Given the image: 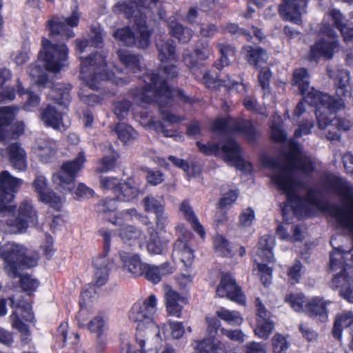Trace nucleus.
<instances>
[{"label": "nucleus", "mask_w": 353, "mask_h": 353, "mask_svg": "<svg viewBox=\"0 0 353 353\" xmlns=\"http://www.w3.org/2000/svg\"><path fill=\"white\" fill-rule=\"evenodd\" d=\"M261 162L271 171L269 175L272 182L286 195L293 214L298 218L307 214L306 205L325 209L319 199L320 193L308 189L296 176L297 170L306 174L313 172L317 164L316 161L303 151L299 144L291 141L289 142V151L282 157L274 159L263 155Z\"/></svg>", "instance_id": "obj_1"}, {"label": "nucleus", "mask_w": 353, "mask_h": 353, "mask_svg": "<svg viewBox=\"0 0 353 353\" xmlns=\"http://www.w3.org/2000/svg\"><path fill=\"white\" fill-rule=\"evenodd\" d=\"M156 46L158 50V59L161 62V71L163 77L158 74L149 72L143 76V88L137 90L134 94V101L143 105L155 101L159 104L162 119L167 123L174 124L180 122L181 117L170 113L163 109L164 104H168L171 98L177 97L187 101L188 99L183 91L171 90L167 81L177 77L178 70L174 64L179 57L176 53L175 46L171 40L159 39Z\"/></svg>", "instance_id": "obj_2"}, {"label": "nucleus", "mask_w": 353, "mask_h": 353, "mask_svg": "<svg viewBox=\"0 0 353 353\" xmlns=\"http://www.w3.org/2000/svg\"><path fill=\"white\" fill-rule=\"evenodd\" d=\"M22 182L7 170L0 173V233H23L30 224L37 223V212L31 201H23L18 208L9 205Z\"/></svg>", "instance_id": "obj_3"}, {"label": "nucleus", "mask_w": 353, "mask_h": 353, "mask_svg": "<svg viewBox=\"0 0 353 353\" xmlns=\"http://www.w3.org/2000/svg\"><path fill=\"white\" fill-rule=\"evenodd\" d=\"M158 0H125L119 1L113 8L114 12L123 14L134 21L133 31L129 28L118 29L114 33L115 39L125 46H136L145 48L150 43V31L145 17L151 12Z\"/></svg>", "instance_id": "obj_4"}, {"label": "nucleus", "mask_w": 353, "mask_h": 353, "mask_svg": "<svg viewBox=\"0 0 353 353\" xmlns=\"http://www.w3.org/2000/svg\"><path fill=\"white\" fill-rule=\"evenodd\" d=\"M306 99L316 107L318 127L327 139H338V130H348L353 126L350 120L334 116L337 111L345 108L343 99H334L328 94H319L313 91L307 94Z\"/></svg>", "instance_id": "obj_5"}, {"label": "nucleus", "mask_w": 353, "mask_h": 353, "mask_svg": "<svg viewBox=\"0 0 353 353\" xmlns=\"http://www.w3.org/2000/svg\"><path fill=\"white\" fill-rule=\"evenodd\" d=\"M68 48L65 44L52 45L46 39H42V49L38 59L41 61L43 67L32 65L29 68V75L33 81L39 85H44L47 82L46 70L53 72H59L68 65Z\"/></svg>", "instance_id": "obj_6"}, {"label": "nucleus", "mask_w": 353, "mask_h": 353, "mask_svg": "<svg viewBox=\"0 0 353 353\" xmlns=\"http://www.w3.org/2000/svg\"><path fill=\"white\" fill-rule=\"evenodd\" d=\"M157 298L156 295L151 294L145 299L136 302L129 312L130 321L137 323L139 333L137 335V343L141 350V353H145V336L142 332L146 331L147 334H152L159 343L160 329L154 321V315L157 311Z\"/></svg>", "instance_id": "obj_7"}, {"label": "nucleus", "mask_w": 353, "mask_h": 353, "mask_svg": "<svg viewBox=\"0 0 353 353\" xmlns=\"http://www.w3.org/2000/svg\"><path fill=\"white\" fill-rule=\"evenodd\" d=\"M105 55L96 54L81 59L80 77L83 83L92 90H97L101 85L113 81L117 85L128 82L121 77H114L112 72H106Z\"/></svg>", "instance_id": "obj_8"}, {"label": "nucleus", "mask_w": 353, "mask_h": 353, "mask_svg": "<svg viewBox=\"0 0 353 353\" xmlns=\"http://www.w3.org/2000/svg\"><path fill=\"white\" fill-rule=\"evenodd\" d=\"M197 145L201 152L208 155H221L225 162L239 170L244 171L251 170V164L241 158L239 145L234 140H228L221 148L219 145L212 143L205 145L197 142Z\"/></svg>", "instance_id": "obj_9"}, {"label": "nucleus", "mask_w": 353, "mask_h": 353, "mask_svg": "<svg viewBox=\"0 0 353 353\" xmlns=\"http://www.w3.org/2000/svg\"><path fill=\"white\" fill-rule=\"evenodd\" d=\"M344 254L338 250H334L330 254V268L333 271L339 270L334 276L332 285L339 288L340 294L348 301L353 303V277L346 275L347 270H352V268L344 263Z\"/></svg>", "instance_id": "obj_10"}, {"label": "nucleus", "mask_w": 353, "mask_h": 353, "mask_svg": "<svg viewBox=\"0 0 353 353\" xmlns=\"http://www.w3.org/2000/svg\"><path fill=\"white\" fill-rule=\"evenodd\" d=\"M85 162V154L80 152L74 159L63 163L61 169L52 175L56 188L64 194L72 192L77 174L83 169Z\"/></svg>", "instance_id": "obj_11"}, {"label": "nucleus", "mask_w": 353, "mask_h": 353, "mask_svg": "<svg viewBox=\"0 0 353 353\" xmlns=\"http://www.w3.org/2000/svg\"><path fill=\"white\" fill-rule=\"evenodd\" d=\"M99 232L103 239V254L93 259L94 276L92 283L94 285L100 287L108 281L109 270L113 261L108 256L110 250V233L104 228L99 230Z\"/></svg>", "instance_id": "obj_12"}, {"label": "nucleus", "mask_w": 353, "mask_h": 353, "mask_svg": "<svg viewBox=\"0 0 353 353\" xmlns=\"http://www.w3.org/2000/svg\"><path fill=\"white\" fill-rule=\"evenodd\" d=\"M212 130L221 134L229 132H239L248 141H253L257 135V132L250 121L230 117L216 119L212 125Z\"/></svg>", "instance_id": "obj_13"}, {"label": "nucleus", "mask_w": 353, "mask_h": 353, "mask_svg": "<svg viewBox=\"0 0 353 353\" xmlns=\"http://www.w3.org/2000/svg\"><path fill=\"white\" fill-rule=\"evenodd\" d=\"M18 108L7 106L0 108V141L14 139L23 134L24 124L22 122H16L12 124Z\"/></svg>", "instance_id": "obj_14"}, {"label": "nucleus", "mask_w": 353, "mask_h": 353, "mask_svg": "<svg viewBox=\"0 0 353 353\" xmlns=\"http://www.w3.org/2000/svg\"><path fill=\"white\" fill-rule=\"evenodd\" d=\"M10 301L14 307V311L10 316L12 325L20 332L21 344L23 345H27L31 341L30 333L28 326L21 321V319L26 321H31L32 319V306L30 303L23 301L16 303V305L14 300L10 299Z\"/></svg>", "instance_id": "obj_15"}, {"label": "nucleus", "mask_w": 353, "mask_h": 353, "mask_svg": "<svg viewBox=\"0 0 353 353\" xmlns=\"http://www.w3.org/2000/svg\"><path fill=\"white\" fill-rule=\"evenodd\" d=\"M81 14L77 10L73 11L68 17L54 16L47 21V26L52 36L60 35L69 39L74 36L72 28L78 26Z\"/></svg>", "instance_id": "obj_16"}, {"label": "nucleus", "mask_w": 353, "mask_h": 353, "mask_svg": "<svg viewBox=\"0 0 353 353\" xmlns=\"http://www.w3.org/2000/svg\"><path fill=\"white\" fill-rule=\"evenodd\" d=\"M176 230L179 232V236L174 244L172 259L179 260L185 267L190 268L194 259V251L188 243L191 233L182 225L176 226Z\"/></svg>", "instance_id": "obj_17"}, {"label": "nucleus", "mask_w": 353, "mask_h": 353, "mask_svg": "<svg viewBox=\"0 0 353 353\" xmlns=\"http://www.w3.org/2000/svg\"><path fill=\"white\" fill-rule=\"evenodd\" d=\"M321 32L327 37V39L325 40L324 38H322L311 47L310 55L313 59L321 57L330 59L333 55L334 49L338 46L335 39V32L330 25L327 24L325 21L323 23Z\"/></svg>", "instance_id": "obj_18"}, {"label": "nucleus", "mask_w": 353, "mask_h": 353, "mask_svg": "<svg viewBox=\"0 0 353 353\" xmlns=\"http://www.w3.org/2000/svg\"><path fill=\"white\" fill-rule=\"evenodd\" d=\"M32 187L40 201L57 210L61 208L63 199L48 188L47 179L44 176L37 175L32 182Z\"/></svg>", "instance_id": "obj_19"}, {"label": "nucleus", "mask_w": 353, "mask_h": 353, "mask_svg": "<svg viewBox=\"0 0 353 353\" xmlns=\"http://www.w3.org/2000/svg\"><path fill=\"white\" fill-rule=\"evenodd\" d=\"M216 294L219 297H226L239 304H244L245 299L240 288L236 285L235 279L230 274H223L216 288Z\"/></svg>", "instance_id": "obj_20"}, {"label": "nucleus", "mask_w": 353, "mask_h": 353, "mask_svg": "<svg viewBox=\"0 0 353 353\" xmlns=\"http://www.w3.org/2000/svg\"><path fill=\"white\" fill-rule=\"evenodd\" d=\"M1 156L6 159L12 167L19 171H25L28 166L27 154L21 144L14 142L1 150Z\"/></svg>", "instance_id": "obj_21"}, {"label": "nucleus", "mask_w": 353, "mask_h": 353, "mask_svg": "<svg viewBox=\"0 0 353 353\" xmlns=\"http://www.w3.org/2000/svg\"><path fill=\"white\" fill-rule=\"evenodd\" d=\"M308 0H284L279 6L282 17L295 24L302 22L301 15L305 12Z\"/></svg>", "instance_id": "obj_22"}, {"label": "nucleus", "mask_w": 353, "mask_h": 353, "mask_svg": "<svg viewBox=\"0 0 353 353\" xmlns=\"http://www.w3.org/2000/svg\"><path fill=\"white\" fill-rule=\"evenodd\" d=\"M255 305L256 325L254 330V334L261 339H267L274 329V323L270 319V313L265 309L259 298L255 300Z\"/></svg>", "instance_id": "obj_23"}, {"label": "nucleus", "mask_w": 353, "mask_h": 353, "mask_svg": "<svg viewBox=\"0 0 353 353\" xmlns=\"http://www.w3.org/2000/svg\"><path fill=\"white\" fill-rule=\"evenodd\" d=\"M121 268L134 277L143 276L145 263L141 262L139 256L131 252H119Z\"/></svg>", "instance_id": "obj_24"}, {"label": "nucleus", "mask_w": 353, "mask_h": 353, "mask_svg": "<svg viewBox=\"0 0 353 353\" xmlns=\"http://www.w3.org/2000/svg\"><path fill=\"white\" fill-rule=\"evenodd\" d=\"M176 268L169 262H165L159 265L145 264L143 276L152 283L157 284L163 277L174 272Z\"/></svg>", "instance_id": "obj_25"}, {"label": "nucleus", "mask_w": 353, "mask_h": 353, "mask_svg": "<svg viewBox=\"0 0 353 353\" xmlns=\"http://www.w3.org/2000/svg\"><path fill=\"white\" fill-rule=\"evenodd\" d=\"M57 148V143L49 138L37 139L33 148L34 152L44 163L49 162L55 156Z\"/></svg>", "instance_id": "obj_26"}, {"label": "nucleus", "mask_w": 353, "mask_h": 353, "mask_svg": "<svg viewBox=\"0 0 353 353\" xmlns=\"http://www.w3.org/2000/svg\"><path fill=\"white\" fill-rule=\"evenodd\" d=\"M164 297L168 313L173 316L180 317L185 299L170 286H164Z\"/></svg>", "instance_id": "obj_27"}, {"label": "nucleus", "mask_w": 353, "mask_h": 353, "mask_svg": "<svg viewBox=\"0 0 353 353\" xmlns=\"http://www.w3.org/2000/svg\"><path fill=\"white\" fill-rule=\"evenodd\" d=\"M330 77L334 79L336 95L341 99L350 98L352 86L350 72L344 69H339L333 74H330Z\"/></svg>", "instance_id": "obj_28"}, {"label": "nucleus", "mask_w": 353, "mask_h": 353, "mask_svg": "<svg viewBox=\"0 0 353 353\" xmlns=\"http://www.w3.org/2000/svg\"><path fill=\"white\" fill-rule=\"evenodd\" d=\"M92 293H96L95 290L92 285H89L81 294L79 300L80 309L76 316L77 325L80 327H86L88 325L86 322L89 319V314L91 311L90 299L92 297Z\"/></svg>", "instance_id": "obj_29"}, {"label": "nucleus", "mask_w": 353, "mask_h": 353, "mask_svg": "<svg viewBox=\"0 0 353 353\" xmlns=\"http://www.w3.org/2000/svg\"><path fill=\"white\" fill-rule=\"evenodd\" d=\"M331 303L330 301L316 296L310 299L307 303V314L312 317H316L322 322H325L328 318L327 307Z\"/></svg>", "instance_id": "obj_30"}, {"label": "nucleus", "mask_w": 353, "mask_h": 353, "mask_svg": "<svg viewBox=\"0 0 353 353\" xmlns=\"http://www.w3.org/2000/svg\"><path fill=\"white\" fill-rule=\"evenodd\" d=\"M40 117L42 122L47 126L60 130L65 129L62 113L51 105L41 110Z\"/></svg>", "instance_id": "obj_31"}, {"label": "nucleus", "mask_w": 353, "mask_h": 353, "mask_svg": "<svg viewBox=\"0 0 353 353\" xmlns=\"http://www.w3.org/2000/svg\"><path fill=\"white\" fill-rule=\"evenodd\" d=\"M292 85L298 87L301 94L304 95V101L311 105H312L306 99L308 94L313 91L319 94H324L310 87L309 74L305 68H299L294 70Z\"/></svg>", "instance_id": "obj_32"}, {"label": "nucleus", "mask_w": 353, "mask_h": 353, "mask_svg": "<svg viewBox=\"0 0 353 353\" xmlns=\"http://www.w3.org/2000/svg\"><path fill=\"white\" fill-rule=\"evenodd\" d=\"M134 117L140 124L144 127L154 129L157 132H162L165 137H176L174 131L166 130L164 124L159 121H154L152 115L149 114L146 111L141 112L139 114H135Z\"/></svg>", "instance_id": "obj_33"}, {"label": "nucleus", "mask_w": 353, "mask_h": 353, "mask_svg": "<svg viewBox=\"0 0 353 353\" xmlns=\"http://www.w3.org/2000/svg\"><path fill=\"white\" fill-rule=\"evenodd\" d=\"M119 235L125 244L130 246L141 245L143 235L141 230L132 226L126 225L119 229Z\"/></svg>", "instance_id": "obj_34"}, {"label": "nucleus", "mask_w": 353, "mask_h": 353, "mask_svg": "<svg viewBox=\"0 0 353 353\" xmlns=\"http://www.w3.org/2000/svg\"><path fill=\"white\" fill-rule=\"evenodd\" d=\"M353 325V313L350 311H344L337 314L333 327V335L335 338L341 339L342 331L344 328Z\"/></svg>", "instance_id": "obj_35"}, {"label": "nucleus", "mask_w": 353, "mask_h": 353, "mask_svg": "<svg viewBox=\"0 0 353 353\" xmlns=\"http://www.w3.org/2000/svg\"><path fill=\"white\" fill-rule=\"evenodd\" d=\"M197 352V353H232L224 343L214 339H208L199 343Z\"/></svg>", "instance_id": "obj_36"}, {"label": "nucleus", "mask_w": 353, "mask_h": 353, "mask_svg": "<svg viewBox=\"0 0 353 353\" xmlns=\"http://www.w3.org/2000/svg\"><path fill=\"white\" fill-rule=\"evenodd\" d=\"M242 53L248 63L255 67H258L261 63L265 62L268 58L265 51L260 48L245 46L242 49Z\"/></svg>", "instance_id": "obj_37"}, {"label": "nucleus", "mask_w": 353, "mask_h": 353, "mask_svg": "<svg viewBox=\"0 0 353 353\" xmlns=\"http://www.w3.org/2000/svg\"><path fill=\"white\" fill-rule=\"evenodd\" d=\"M274 245V239L269 235L263 236L258 244L257 255L263 261H272L274 255L272 248Z\"/></svg>", "instance_id": "obj_38"}, {"label": "nucleus", "mask_w": 353, "mask_h": 353, "mask_svg": "<svg viewBox=\"0 0 353 353\" xmlns=\"http://www.w3.org/2000/svg\"><path fill=\"white\" fill-rule=\"evenodd\" d=\"M170 33L182 43L188 42L192 37V32L188 28H184L176 20L175 17H171L168 20Z\"/></svg>", "instance_id": "obj_39"}, {"label": "nucleus", "mask_w": 353, "mask_h": 353, "mask_svg": "<svg viewBox=\"0 0 353 353\" xmlns=\"http://www.w3.org/2000/svg\"><path fill=\"white\" fill-rule=\"evenodd\" d=\"M70 86L57 83L50 90L49 97L54 100L58 105L66 107L70 101Z\"/></svg>", "instance_id": "obj_40"}, {"label": "nucleus", "mask_w": 353, "mask_h": 353, "mask_svg": "<svg viewBox=\"0 0 353 353\" xmlns=\"http://www.w3.org/2000/svg\"><path fill=\"white\" fill-rule=\"evenodd\" d=\"M309 300L310 299H307L301 293L290 294L285 297V302L290 305L294 312L305 314H307Z\"/></svg>", "instance_id": "obj_41"}, {"label": "nucleus", "mask_w": 353, "mask_h": 353, "mask_svg": "<svg viewBox=\"0 0 353 353\" xmlns=\"http://www.w3.org/2000/svg\"><path fill=\"white\" fill-rule=\"evenodd\" d=\"M180 212L185 217V219L192 224L193 229L203 237L205 234L202 225L199 223L196 216H195L189 203L184 201L180 206Z\"/></svg>", "instance_id": "obj_42"}, {"label": "nucleus", "mask_w": 353, "mask_h": 353, "mask_svg": "<svg viewBox=\"0 0 353 353\" xmlns=\"http://www.w3.org/2000/svg\"><path fill=\"white\" fill-rule=\"evenodd\" d=\"M118 138L125 144L131 143L138 137L137 132L125 123H119L115 127Z\"/></svg>", "instance_id": "obj_43"}, {"label": "nucleus", "mask_w": 353, "mask_h": 353, "mask_svg": "<svg viewBox=\"0 0 353 353\" xmlns=\"http://www.w3.org/2000/svg\"><path fill=\"white\" fill-rule=\"evenodd\" d=\"M117 53L120 61L133 73L141 71L140 60L137 56L125 50H119Z\"/></svg>", "instance_id": "obj_44"}, {"label": "nucleus", "mask_w": 353, "mask_h": 353, "mask_svg": "<svg viewBox=\"0 0 353 353\" xmlns=\"http://www.w3.org/2000/svg\"><path fill=\"white\" fill-rule=\"evenodd\" d=\"M116 199H104L101 201L97 206V212L101 214L105 219L111 223V219H114V216L117 212V208Z\"/></svg>", "instance_id": "obj_45"}, {"label": "nucleus", "mask_w": 353, "mask_h": 353, "mask_svg": "<svg viewBox=\"0 0 353 353\" xmlns=\"http://www.w3.org/2000/svg\"><path fill=\"white\" fill-rule=\"evenodd\" d=\"M216 315L230 325H240L243 321L241 314L235 310L220 307L216 311Z\"/></svg>", "instance_id": "obj_46"}, {"label": "nucleus", "mask_w": 353, "mask_h": 353, "mask_svg": "<svg viewBox=\"0 0 353 353\" xmlns=\"http://www.w3.org/2000/svg\"><path fill=\"white\" fill-rule=\"evenodd\" d=\"M141 218V214L136 209L131 208L117 212L114 216V219H111V223L121 225L124 223L140 220Z\"/></svg>", "instance_id": "obj_47"}, {"label": "nucleus", "mask_w": 353, "mask_h": 353, "mask_svg": "<svg viewBox=\"0 0 353 353\" xmlns=\"http://www.w3.org/2000/svg\"><path fill=\"white\" fill-rule=\"evenodd\" d=\"M16 87L17 89V93L19 96H23L26 94H28V99L23 105V108L24 110L31 111L34 108H36L39 104V97L33 92L24 89L19 79H17Z\"/></svg>", "instance_id": "obj_48"}, {"label": "nucleus", "mask_w": 353, "mask_h": 353, "mask_svg": "<svg viewBox=\"0 0 353 353\" xmlns=\"http://www.w3.org/2000/svg\"><path fill=\"white\" fill-rule=\"evenodd\" d=\"M287 230L288 228L285 225H279L277 227L276 234L281 239L288 241H299L303 239V232L299 226L296 225L292 228V235L288 234L287 233Z\"/></svg>", "instance_id": "obj_49"}, {"label": "nucleus", "mask_w": 353, "mask_h": 353, "mask_svg": "<svg viewBox=\"0 0 353 353\" xmlns=\"http://www.w3.org/2000/svg\"><path fill=\"white\" fill-rule=\"evenodd\" d=\"M271 136L276 141L281 142L285 139V134L282 130V119L277 114L272 116L270 123Z\"/></svg>", "instance_id": "obj_50"}, {"label": "nucleus", "mask_w": 353, "mask_h": 353, "mask_svg": "<svg viewBox=\"0 0 353 353\" xmlns=\"http://www.w3.org/2000/svg\"><path fill=\"white\" fill-rule=\"evenodd\" d=\"M139 194L137 188L130 185L129 183H123L119 186V192L116 195L118 201L128 202L136 198Z\"/></svg>", "instance_id": "obj_51"}, {"label": "nucleus", "mask_w": 353, "mask_h": 353, "mask_svg": "<svg viewBox=\"0 0 353 353\" xmlns=\"http://www.w3.org/2000/svg\"><path fill=\"white\" fill-rule=\"evenodd\" d=\"M166 248L167 243L161 241L156 232L151 234L147 244L148 250L150 254H161L166 250Z\"/></svg>", "instance_id": "obj_52"}, {"label": "nucleus", "mask_w": 353, "mask_h": 353, "mask_svg": "<svg viewBox=\"0 0 353 353\" xmlns=\"http://www.w3.org/2000/svg\"><path fill=\"white\" fill-rule=\"evenodd\" d=\"M219 50L221 53V58L219 62L215 63L214 65L218 69H221L225 65H228L229 58L233 57L235 54L234 49L230 46L223 44H218Z\"/></svg>", "instance_id": "obj_53"}, {"label": "nucleus", "mask_w": 353, "mask_h": 353, "mask_svg": "<svg viewBox=\"0 0 353 353\" xmlns=\"http://www.w3.org/2000/svg\"><path fill=\"white\" fill-rule=\"evenodd\" d=\"M144 209L147 212L157 214L164 210V202L163 199L159 200L154 196H148L142 201Z\"/></svg>", "instance_id": "obj_54"}, {"label": "nucleus", "mask_w": 353, "mask_h": 353, "mask_svg": "<svg viewBox=\"0 0 353 353\" xmlns=\"http://www.w3.org/2000/svg\"><path fill=\"white\" fill-rule=\"evenodd\" d=\"M118 155L116 152H112L109 156H105L99 161L96 169L97 172H106L112 170L114 167Z\"/></svg>", "instance_id": "obj_55"}, {"label": "nucleus", "mask_w": 353, "mask_h": 353, "mask_svg": "<svg viewBox=\"0 0 353 353\" xmlns=\"http://www.w3.org/2000/svg\"><path fill=\"white\" fill-rule=\"evenodd\" d=\"M120 180L116 177L103 176L100 179L101 188L104 190H112L115 196L119 192V186L122 185Z\"/></svg>", "instance_id": "obj_56"}, {"label": "nucleus", "mask_w": 353, "mask_h": 353, "mask_svg": "<svg viewBox=\"0 0 353 353\" xmlns=\"http://www.w3.org/2000/svg\"><path fill=\"white\" fill-rule=\"evenodd\" d=\"M103 36L101 32H96L95 36L90 41L88 40L84 41H76L77 44V50L80 52H85L86 48L90 46H94L95 47H99V45L102 43Z\"/></svg>", "instance_id": "obj_57"}, {"label": "nucleus", "mask_w": 353, "mask_h": 353, "mask_svg": "<svg viewBox=\"0 0 353 353\" xmlns=\"http://www.w3.org/2000/svg\"><path fill=\"white\" fill-rule=\"evenodd\" d=\"M202 80L203 83L208 86L211 87L216 81L223 82V85L227 87L233 85L234 81H232L229 77H227L226 79H223L221 76H212L208 72H204L203 73Z\"/></svg>", "instance_id": "obj_58"}, {"label": "nucleus", "mask_w": 353, "mask_h": 353, "mask_svg": "<svg viewBox=\"0 0 353 353\" xmlns=\"http://www.w3.org/2000/svg\"><path fill=\"white\" fill-rule=\"evenodd\" d=\"M68 325L67 323H62L60 324L57 329V334L63 343H67L70 341V343L74 345L79 341V336L77 333H71L68 337H67Z\"/></svg>", "instance_id": "obj_59"}, {"label": "nucleus", "mask_w": 353, "mask_h": 353, "mask_svg": "<svg viewBox=\"0 0 353 353\" xmlns=\"http://www.w3.org/2000/svg\"><path fill=\"white\" fill-rule=\"evenodd\" d=\"M273 352L274 353H283L289 347V342L287 341L285 336L276 334L272 339Z\"/></svg>", "instance_id": "obj_60"}, {"label": "nucleus", "mask_w": 353, "mask_h": 353, "mask_svg": "<svg viewBox=\"0 0 353 353\" xmlns=\"http://www.w3.org/2000/svg\"><path fill=\"white\" fill-rule=\"evenodd\" d=\"M239 196V192L236 190H230L228 192L223 193L219 200L220 208H229L236 201Z\"/></svg>", "instance_id": "obj_61"}, {"label": "nucleus", "mask_w": 353, "mask_h": 353, "mask_svg": "<svg viewBox=\"0 0 353 353\" xmlns=\"http://www.w3.org/2000/svg\"><path fill=\"white\" fill-rule=\"evenodd\" d=\"M255 220L254 210L251 208L243 209L240 215L239 223L241 227H250Z\"/></svg>", "instance_id": "obj_62"}, {"label": "nucleus", "mask_w": 353, "mask_h": 353, "mask_svg": "<svg viewBox=\"0 0 353 353\" xmlns=\"http://www.w3.org/2000/svg\"><path fill=\"white\" fill-rule=\"evenodd\" d=\"M88 330L97 335L105 334V321L101 316H96L92 319L87 325Z\"/></svg>", "instance_id": "obj_63"}, {"label": "nucleus", "mask_w": 353, "mask_h": 353, "mask_svg": "<svg viewBox=\"0 0 353 353\" xmlns=\"http://www.w3.org/2000/svg\"><path fill=\"white\" fill-rule=\"evenodd\" d=\"M214 247L221 255L228 256L230 253L228 241L221 235L214 237Z\"/></svg>", "instance_id": "obj_64"}]
</instances>
